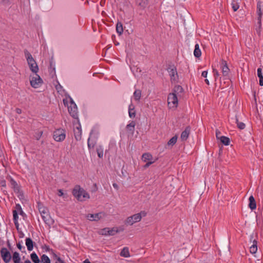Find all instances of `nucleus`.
<instances>
[{"mask_svg":"<svg viewBox=\"0 0 263 263\" xmlns=\"http://www.w3.org/2000/svg\"><path fill=\"white\" fill-rule=\"evenodd\" d=\"M135 122L133 121L129 124L126 125V128L128 132H130L132 134H133L135 130Z\"/></svg>","mask_w":263,"mask_h":263,"instance_id":"nucleus-21","label":"nucleus"},{"mask_svg":"<svg viewBox=\"0 0 263 263\" xmlns=\"http://www.w3.org/2000/svg\"><path fill=\"white\" fill-rule=\"evenodd\" d=\"M208 75V71H203L202 72L201 76L204 78H206Z\"/></svg>","mask_w":263,"mask_h":263,"instance_id":"nucleus-57","label":"nucleus"},{"mask_svg":"<svg viewBox=\"0 0 263 263\" xmlns=\"http://www.w3.org/2000/svg\"><path fill=\"white\" fill-rule=\"evenodd\" d=\"M167 71L170 76L171 81H176L178 77L176 67H168Z\"/></svg>","mask_w":263,"mask_h":263,"instance_id":"nucleus-10","label":"nucleus"},{"mask_svg":"<svg viewBox=\"0 0 263 263\" xmlns=\"http://www.w3.org/2000/svg\"><path fill=\"white\" fill-rule=\"evenodd\" d=\"M43 80L37 74L33 73L30 77V83L31 86L34 88H39L43 83Z\"/></svg>","mask_w":263,"mask_h":263,"instance_id":"nucleus-3","label":"nucleus"},{"mask_svg":"<svg viewBox=\"0 0 263 263\" xmlns=\"http://www.w3.org/2000/svg\"><path fill=\"white\" fill-rule=\"evenodd\" d=\"M24 54L27 61L28 66H33L34 64H36L35 61L31 53L27 49L24 50Z\"/></svg>","mask_w":263,"mask_h":263,"instance_id":"nucleus-12","label":"nucleus"},{"mask_svg":"<svg viewBox=\"0 0 263 263\" xmlns=\"http://www.w3.org/2000/svg\"><path fill=\"white\" fill-rule=\"evenodd\" d=\"M19 213L20 215L23 216V215L25 214V213H24V212L23 211V210H21V211L19 212Z\"/></svg>","mask_w":263,"mask_h":263,"instance_id":"nucleus-63","label":"nucleus"},{"mask_svg":"<svg viewBox=\"0 0 263 263\" xmlns=\"http://www.w3.org/2000/svg\"><path fill=\"white\" fill-rule=\"evenodd\" d=\"M249 206L252 210H255L256 208V203L255 200L253 196L249 197Z\"/></svg>","mask_w":263,"mask_h":263,"instance_id":"nucleus-18","label":"nucleus"},{"mask_svg":"<svg viewBox=\"0 0 263 263\" xmlns=\"http://www.w3.org/2000/svg\"><path fill=\"white\" fill-rule=\"evenodd\" d=\"M120 255L121 256H123L125 257H127L129 256V252L128 248H127V247L124 248L122 250V251L120 253Z\"/></svg>","mask_w":263,"mask_h":263,"instance_id":"nucleus-34","label":"nucleus"},{"mask_svg":"<svg viewBox=\"0 0 263 263\" xmlns=\"http://www.w3.org/2000/svg\"><path fill=\"white\" fill-rule=\"evenodd\" d=\"M9 181L11 187L13 189L14 192L15 193L18 194V196L22 195L20 185L11 177H10Z\"/></svg>","mask_w":263,"mask_h":263,"instance_id":"nucleus-11","label":"nucleus"},{"mask_svg":"<svg viewBox=\"0 0 263 263\" xmlns=\"http://www.w3.org/2000/svg\"><path fill=\"white\" fill-rule=\"evenodd\" d=\"M87 218L88 220L91 221L97 220V219L99 218V213H96L95 214H88Z\"/></svg>","mask_w":263,"mask_h":263,"instance_id":"nucleus-35","label":"nucleus"},{"mask_svg":"<svg viewBox=\"0 0 263 263\" xmlns=\"http://www.w3.org/2000/svg\"><path fill=\"white\" fill-rule=\"evenodd\" d=\"M95 139V136L92 133H90L89 137L88 139V146L89 148H90L91 146L92 147H93L95 146V144H96V142L94 141Z\"/></svg>","mask_w":263,"mask_h":263,"instance_id":"nucleus-22","label":"nucleus"},{"mask_svg":"<svg viewBox=\"0 0 263 263\" xmlns=\"http://www.w3.org/2000/svg\"><path fill=\"white\" fill-rule=\"evenodd\" d=\"M148 4V0H136V5L142 9H144Z\"/></svg>","mask_w":263,"mask_h":263,"instance_id":"nucleus-15","label":"nucleus"},{"mask_svg":"<svg viewBox=\"0 0 263 263\" xmlns=\"http://www.w3.org/2000/svg\"><path fill=\"white\" fill-rule=\"evenodd\" d=\"M213 70L214 76L215 77V78L216 77H218L219 76L218 71L215 69H213Z\"/></svg>","mask_w":263,"mask_h":263,"instance_id":"nucleus-51","label":"nucleus"},{"mask_svg":"<svg viewBox=\"0 0 263 263\" xmlns=\"http://www.w3.org/2000/svg\"><path fill=\"white\" fill-rule=\"evenodd\" d=\"M17 248L20 250L22 251V249H25V247L22 246L20 242H18L16 245Z\"/></svg>","mask_w":263,"mask_h":263,"instance_id":"nucleus-52","label":"nucleus"},{"mask_svg":"<svg viewBox=\"0 0 263 263\" xmlns=\"http://www.w3.org/2000/svg\"><path fill=\"white\" fill-rule=\"evenodd\" d=\"M0 184L1 187H6V181L5 180H1L0 182Z\"/></svg>","mask_w":263,"mask_h":263,"instance_id":"nucleus-53","label":"nucleus"},{"mask_svg":"<svg viewBox=\"0 0 263 263\" xmlns=\"http://www.w3.org/2000/svg\"><path fill=\"white\" fill-rule=\"evenodd\" d=\"M261 2L260 1H258L257 4V20L261 19L262 17V11H261Z\"/></svg>","mask_w":263,"mask_h":263,"instance_id":"nucleus-19","label":"nucleus"},{"mask_svg":"<svg viewBox=\"0 0 263 263\" xmlns=\"http://www.w3.org/2000/svg\"><path fill=\"white\" fill-rule=\"evenodd\" d=\"M1 255L5 263L10 261L12 256L10 251L6 248H2L0 251Z\"/></svg>","mask_w":263,"mask_h":263,"instance_id":"nucleus-7","label":"nucleus"},{"mask_svg":"<svg viewBox=\"0 0 263 263\" xmlns=\"http://www.w3.org/2000/svg\"><path fill=\"white\" fill-rule=\"evenodd\" d=\"M219 140H220V142L223 144L224 145H229L230 143V139L226 136H221L219 138Z\"/></svg>","mask_w":263,"mask_h":263,"instance_id":"nucleus-28","label":"nucleus"},{"mask_svg":"<svg viewBox=\"0 0 263 263\" xmlns=\"http://www.w3.org/2000/svg\"><path fill=\"white\" fill-rule=\"evenodd\" d=\"M221 134V133L219 130H216V137L217 139H219L220 138V135Z\"/></svg>","mask_w":263,"mask_h":263,"instance_id":"nucleus-54","label":"nucleus"},{"mask_svg":"<svg viewBox=\"0 0 263 263\" xmlns=\"http://www.w3.org/2000/svg\"><path fill=\"white\" fill-rule=\"evenodd\" d=\"M178 100L175 93H170L167 97V103L169 108H176Z\"/></svg>","mask_w":263,"mask_h":263,"instance_id":"nucleus-5","label":"nucleus"},{"mask_svg":"<svg viewBox=\"0 0 263 263\" xmlns=\"http://www.w3.org/2000/svg\"><path fill=\"white\" fill-rule=\"evenodd\" d=\"M41 259V261L43 263H50V259L46 254L42 255Z\"/></svg>","mask_w":263,"mask_h":263,"instance_id":"nucleus-38","label":"nucleus"},{"mask_svg":"<svg viewBox=\"0 0 263 263\" xmlns=\"http://www.w3.org/2000/svg\"><path fill=\"white\" fill-rule=\"evenodd\" d=\"M116 31L119 35H121L123 32V25L121 22H118L116 25Z\"/></svg>","mask_w":263,"mask_h":263,"instance_id":"nucleus-30","label":"nucleus"},{"mask_svg":"<svg viewBox=\"0 0 263 263\" xmlns=\"http://www.w3.org/2000/svg\"><path fill=\"white\" fill-rule=\"evenodd\" d=\"M138 214H140V217H141V219L142 217L146 216L147 213H146V212L145 211H142L139 213H138Z\"/></svg>","mask_w":263,"mask_h":263,"instance_id":"nucleus-46","label":"nucleus"},{"mask_svg":"<svg viewBox=\"0 0 263 263\" xmlns=\"http://www.w3.org/2000/svg\"><path fill=\"white\" fill-rule=\"evenodd\" d=\"M99 27V23L96 22L94 20H92V28L93 31H96Z\"/></svg>","mask_w":263,"mask_h":263,"instance_id":"nucleus-42","label":"nucleus"},{"mask_svg":"<svg viewBox=\"0 0 263 263\" xmlns=\"http://www.w3.org/2000/svg\"><path fill=\"white\" fill-rule=\"evenodd\" d=\"M232 6L234 12L236 11L239 7V4L237 2H235L234 0H233L232 3Z\"/></svg>","mask_w":263,"mask_h":263,"instance_id":"nucleus-41","label":"nucleus"},{"mask_svg":"<svg viewBox=\"0 0 263 263\" xmlns=\"http://www.w3.org/2000/svg\"><path fill=\"white\" fill-rule=\"evenodd\" d=\"M141 96V91L139 89H137L134 93V97L136 101H139L140 99Z\"/></svg>","mask_w":263,"mask_h":263,"instance_id":"nucleus-36","label":"nucleus"},{"mask_svg":"<svg viewBox=\"0 0 263 263\" xmlns=\"http://www.w3.org/2000/svg\"><path fill=\"white\" fill-rule=\"evenodd\" d=\"M26 245L28 251H31L33 250L34 242L30 238H26Z\"/></svg>","mask_w":263,"mask_h":263,"instance_id":"nucleus-17","label":"nucleus"},{"mask_svg":"<svg viewBox=\"0 0 263 263\" xmlns=\"http://www.w3.org/2000/svg\"><path fill=\"white\" fill-rule=\"evenodd\" d=\"M51 252H52V255H53V258L56 259V261H58V258H60L59 256H58L54 252L51 250Z\"/></svg>","mask_w":263,"mask_h":263,"instance_id":"nucleus-49","label":"nucleus"},{"mask_svg":"<svg viewBox=\"0 0 263 263\" xmlns=\"http://www.w3.org/2000/svg\"><path fill=\"white\" fill-rule=\"evenodd\" d=\"M30 69L33 73L37 74V72L39 71V67H30Z\"/></svg>","mask_w":263,"mask_h":263,"instance_id":"nucleus-43","label":"nucleus"},{"mask_svg":"<svg viewBox=\"0 0 263 263\" xmlns=\"http://www.w3.org/2000/svg\"><path fill=\"white\" fill-rule=\"evenodd\" d=\"M128 114L129 116L131 118H134L136 115V112L135 109V106L131 103L128 107Z\"/></svg>","mask_w":263,"mask_h":263,"instance_id":"nucleus-16","label":"nucleus"},{"mask_svg":"<svg viewBox=\"0 0 263 263\" xmlns=\"http://www.w3.org/2000/svg\"><path fill=\"white\" fill-rule=\"evenodd\" d=\"M229 72V67H222V72L223 76H227Z\"/></svg>","mask_w":263,"mask_h":263,"instance_id":"nucleus-40","label":"nucleus"},{"mask_svg":"<svg viewBox=\"0 0 263 263\" xmlns=\"http://www.w3.org/2000/svg\"><path fill=\"white\" fill-rule=\"evenodd\" d=\"M154 162V161H150L147 162V163L144 166V168L148 167L150 165L153 164Z\"/></svg>","mask_w":263,"mask_h":263,"instance_id":"nucleus-50","label":"nucleus"},{"mask_svg":"<svg viewBox=\"0 0 263 263\" xmlns=\"http://www.w3.org/2000/svg\"><path fill=\"white\" fill-rule=\"evenodd\" d=\"M142 159L144 162L150 161L152 160L153 156L149 153H144L142 155Z\"/></svg>","mask_w":263,"mask_h":263,"instance_id":"nucleus-25","label":"nucleus"},{"mask_svg":"<svg viewBox=\"0 0 263 263\" xmlns=\"http://www.w3.org/2000/svg\"><path fill=\"white\" fill-rule=\"evenodd\" d=\"M42 134H43V132L41 131V132H39L37 134H36V139L39 140L40 138L41 137V136H42Z\"/></svg>","mask_w":263,"mask_h":263,"instance_id":"nucleus-47","label":"nucleus"},{"mask_svg":"<svg viewBox=\"0 0 263 263\" xmlns=\"http://www.w3.org/2000/svg\"><path fill=\"white\" fill-rule=\"evenodd\" d=\"M236 122L237 123V126L238 128H239L240 129H243L245 128V124L243 123V122H239L237 118H236Z\"/></svg>","mask_w":263,"mask_h":263,"instance_id":"nucleus-39","label":"nucleus"},{"mask_svg":"<svg viewBox=\"0 0 263 263\" xmlns=\"http://www.w3.org/2000/svg\"><path fill=\"white\" fill-rule=\"evenodd\" d=\"M257 76L259 79V85L263 86V74L262 72V69L258 68L257 69Z\"/></svg>","mask_w":263,"mask_h":263,"instance_id":"nucleus-27","label":"nucleus"},{"mask_svg":"<svg viewBox=\"0 0 263 263\" xmlns=\"http://www.w3.org/2000/svg\"><path fill=\"white\" fill-rule=\"evenodd\" d=\"M24 263H31V262L29 259H27L24 261Z\"/></svg>","mask_w":263,"mask_h":263,"instance_id":"nucleus-64","label":"nucleus"},{"mask_svg":"<svg viewBox=\"0 0 263 263\" xmlns=\"http://www.w3.org/2000/svg\"><path fill=\"white\" fill-rule=\"evenodd\" d=\"M72 194L77 200L82 201L89 198L88 194L80 185H76L72 190Z\"/></svg>","mask_w":263,"mask_h":263,"instance_id":"nucleus-1","label":"nucleus"},{"mask_svg":"<svg viewBox=\"0 0 263 263\" xmlns=\"http://www.w3.org/2000/svg\"><path fill=\"white\" fill-rule=\"evenodd\" d=\"M130 70L135 76H138L141 72V69L140 67H130Z\"/></svg>","mask_w":263,"mask_h":263,"instance_id":"nucleus-29","label":"nucleus"},{"mask_svg":"<svg viewBox=\"0 0 263 263\" xmlns=\"http://www.w3.org/2000/svg\"><path fill=\"white\" fill-rule=\"evenodd\" d=\"M194 54L196 58H199L201 56V52L198 44L195 45Z\"/></svg>","mask_w":263,"mask_h":263,"instance_id":"nucleus-26","label":"nucleus"},{"mask_svg":"<svg viewBox=\"0 0 263 263\" xmlns=\"http://www.w3.org/2000/svg\"><path fill=\"white\" fill-rule=\"evenodd\" d=\"M119 232V230L117 227L112 228H105L100 230V234L103 235L113 236Z\"/></svg>","mask_w":263,"mask_h":263,"instance_id":"nucleus-6","label":"nucleus"},{"mask_svg":"<svg viewBox=\"0 0 263 263\" xmlns=\"http://www.w3.org/2000/svg\"><path fill=\"white\" fill-rule=\"evenodd\" d=\"M30 257H31V260H32V261L34 263H40V260L39 257L37 256V254L33 252V253H31L30 255Z\"/></svg>","mask_w":263,"mask_h":263,"instance_id":"nucleus-32","label":"nucleus"},{"mask_svg":"<svg viewBox=\"0 0 263 263\" xmlns=\"http://www.w3.org/2000/svg\"><path fill=\"white\" fill-rule=\"evenodd\" d=\"M221 66H228L227 62L225 60L222 59L221 60Z\"/></svg>","mask_w":263,"mask_h":263,"instance_id":"nucleus-56","label":"nucleus"},{"mask_svg":"<svg viewBox=\"0 0 263 263\" xmlns=\"http://www.w3.org/2000/svg\"><path fill=\"white\" fill-rule=\"evenodd\" d=\"M177 136L175 135V136L173 137L168 142H167V145L170 146H173L177 142Z\"/></svg>","mask_w":263,"mask_h":263,"instance_id":"nucleus-37","label":"nucleus"},{"mask_svg":"<svg viewBox=\"0 0 263 263\" xmlns=\"http://www.w3.org/2000/svg\"><path fill=\"white\" fill-rule=\"evenodd\" d=\"M73 133L76 139L78 141L81 140L82 135L81 126L78 121L77 123L73 124Z\"/></svg>","mask_w":263,"mask_h":263,"instance_id":"nucleus-8","label":"nucleus"},{"mask_svg":"<svg viewBox=\"0 0 263 263\" xmlns=\"http://www.w3.org/2000/svg\"><path fill=\"white\" fill-rule=\"evenodd\" d=\"M204 81L206 84L209 85V81L208 79H205Z\"/></svg>","mask_w":263,"mask_h":263,"instance_id":"nucleus-62","label":"nucleus"},{"mask_svg":"<svg viewBox=\"0 0 263 263\" xmlns=\"http://www.w3.org/2000/svg\"><path fill=\"white\" fill-rule=\"evenodd\" d=\"M112 185L114 188H115L117 190H118V185L117 183H113Z\"/></svg>","mask_w":263,"mask_h":263,"instance_id":"nucleus-61","label":"nucleus"},{"mask_svg":"<svg viewBox=\"0 0 263 263\" xmlns=\"http://www.w3.org/2000/svg\"><path fill=\"white\" fill-rule=\"evenodd\" d=\"M58 195L59 196L61 197V196L64 195V193L63 192L62 190L59 189V190H58Z\"/></svg>","mask_w":263,"mask_h":263,"instance_id":"nucleus-55","label":"nucleus"},{"mask_svg":"<svg viewBox=\"0 0 263 263\" xmlns=\"http://www.w3.org/2000/svg\"><path fill=\"white\" fill-rule=\"evenodd\" d=\"M183 91V88L181 86L176 85L173 89V92L172 93H175L177 96V95L182 93Z\"/></svg>","mask_w":263,"mask_h":263,"instance_id":"nucleus-31","label":"nucleus"},{"mask_svg":"<svg viewBox=\"0 0 263 263\" xmlns=\"http://www.w3.org/2000/svg\"><path fill=\"white\" fill-rule=\"evenodd\" d=\"M191 132V127L190 126H187L185 127V130H183L181 134V139L182 141H186L189 136Z\"/></svg>","mask_w":263,"mask_h":263,"instance_id":"nucleus-14","label":"nucleus"},{"mask_svg":"<svg viewBox=\"0 0 263 263\" xmlns=\"http://www.w3.org/2000/svg\"><path fill=\"white\" fill-rule=\"evenodd\" d=\"M13 221H14L15 226L16 228L17 229V230H18V227H19V224L18 222V213H17V212L16 211V210L13 211Z\"/></svg>","mask_w":263,"mask_h":263,"instance_id":"nucleus-23","label":"nucleus"},{"mask_svg":"<svg viewBox=\"0 0 263 263\" xmlns=\"http://www.w3.org/2000/svg\"><path fill=\"white\" fill-rule=\"evenodd\" d=\"M15 210H16L17 213L19 212L20 211H21V210H22V207L20 204H16L15 205Z\"/></svg>","mask_w":263,"mask_h":263,"instance_id":"nucleus-45","label":"nucleus"},{"mask_svg":"<svg viewBox=\"0 0 263 263\" xmlns=\"http://www.w3.org/2000/svg\"><path fill=\"white\" fill-rule=\"evenodd\" d=\"M261 19L257 20V24L255 26V30L258 35H260L261 32Z\"/></svg>","mask_w":263,"mask_h":263,"instance_id":"nucleus-33","label":"nucleus"},{"mask_svg":"<svg viewBox=\"0 0 263 263\" xmlns=\"http://www.w3.org/2000/svg\"><path fill=\"white\" fill-rule=\"evenodd\" d=\"M257 241L256 240H254L253 241V245L250 248V252L252 254H255L257 250Z\"/></svg>","mask_w":263,"mask_h":263,"instance_id":"nucleus-24","label":"nucleus"},{"mask_svg":"<svg viewBox=\"0 0 263 263\" xmlns=\"http://www.w3.org/2000/svg\"><path fill=\"white\" fill-rule=\"evenodd\" d=\"M140 221H141V217L140 214H138L137 213L128 217L125 220V223L132 226L134 223L139 222Z\"/></svg>","mask_w":263,"mask_h":263,"instance_id":"nucleus-9","label":"nucleus"},{"mask_svg":"<svg viewBox=\"0 0 263 263\" xmlns=\"http://www.w3.org/2000/svg\"><path fill=\"white\" fill-rule=\"evenodd\" d=\"M16 112L17 113V114H21L22 112V110L20 109V108H17L16 109Z\"/></svg>","mask_w":263,"mask_h":263,"instance_id":"nucleus-60","label":"nucleus"},{"mask_svg":"<svg viewBox=\"0 0 263 263\" xmlns=\"http://www.w3.org/2000/svg\"><path fill=\"white\" fill-rule=\"evenodd\" d=\"M39 210L45 223L49 226L52 224L53 220L51 219L48 209L44 206H39Z\"/></svg>","mask_w":263,"mask_h":263,"instance_id":"nucleus-2","label":"nucleus"},{"mask_svg":"<svg viewBox=\"0 0 263 263\" xmlns=\"http://www.w3.org/2000/svg\"><path fill=\"white\" fill-rule=\"evenodd\" d=\"M73 104H76V103L74 102L72 98H70V105H73Z\"/></svg>","mask_w":263,"mask_h":263,"instance_id":"nucleus-59","label":"nucleus"},{"mask_svg":"<svg viewBox=\"0 0 263 263\" xmlns=\"http://www.w3.org/2000/svg\"><path fill=\"white\" fill-rule=\"evenodd\" d=\"M68 111L70 115L76 119H78V108L76 104L70 105L68 107Z\"/></svg>","mask_w":263,"mask_h":263,"instance_id":"nucleus-13","label":"nucleus"},{"mask_svg":"<svg viewBox=\"0 0 263 263\" xmlns=\"http://www.w3.org/2000/svg\"><path fill=\"white\" fill-rule=\"evenodd\" d=\"M66 137V132L64 129L59 128L53 132V138L57 142H61L64 140Z\"/></svg>","mask_w":263,"mask_h":263,"instance_id":"nucleus-4","label":"nucleus"},{"mask_svg":"<svg viewBox=\"0 0 263 263\" xmlns=\"http://www.w3.org/2000/svg\"><path fill=\"white\" fill-rule=\"evenodd\" d=\"M11 259H12L14 263L21 262V257L20 256V254L17 252H14L13 253Z\"/></svg>","mask_w":263,"mask_h":263,"instance_id":"nucleus-20","label":"nucleus"},{"mask_svg":"<svg viewBox=\"0 0 263 263\" xmlns=\"http://www.w3.org/2000/svg\"><path fill=\"white\" fill-rule=\"evenodd\" d=\"M55 263H66L64 262L63 260H62L61 258H58V261H56Z\"/></svg>","mask_w":263,"mask_h":263,"instance_id":"nucleus-58","label":"nucleus"},{"mask_svg":"<svg viewBox=\"0 0 263 263\" xmlns=\"http://www.w3.org/2000/svg\"><path fill=\"white\" fill-rule=\"evenodd\" d=\"M55 64V63L53 61V55L52 53V55L51 56V58H49V66H53V65Z\"/></svg>","mask_w":263,"mask_h":263,"instance_id":"nucleus-44","label":"nucleus"},{"mask_svg":"<svg viewBox=\"0 0 263 263\" xmlns=\"http://www.w3.org/2000/svg\"><path fill=\"white\" fill-rule=\"evenodd\" d=\"M10 3L9 0H0V4H9Z\"/></svg>","mask_w":263,"mask_h":263,"instance_id":"nucleus-48","label":"nucleus"}]
</instances>
